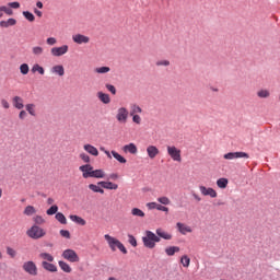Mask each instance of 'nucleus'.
Returning a JSON list of instances; mask_svg holds the SVG:
<instances>
[{
    "label": "nucleus",
    "instance_id": "nucleus-41",
    "mask_svg": "<svg viewBox=\"0 0 280 280\" xmlns=\"http://www.w3.org/2000/svg\"><path fill=\"white\" fill-rule=\"evenodd\" d=\"M89 189H91V191H94V194H104V189L95 184H90Z\"/></svg>",
    "mask_w": 280,
    "mask_h": 280
},
{
    "label": "nucleus",
    "instance_id": "nucleus-33",
    "mask_svg": "<svg viewBox=\"0 0 280 280\" xmlns=\"http://www.w3.org/2000/svg\"><path fill=\"white\" fill-rule=\"evenodd\" d=\"M106 176V173L104 170H93L92 171V178H104Z\"/></svg>",
    "mask_w": 280,
    "mask_h": 280
},
{
    "label": "nucleus",
    "instance_id": "nucleus-50",
    "mask_svg": "<svg viewBox=\"0 0 280 280\" xmlns=\"http://www.w3.org/2000/svg\"><path fill=\"white\" fill-rule=\"evenodd\" d=\"M132 117L133 124H137L138 126L141 125V116L138 114L130 115Z\"/></svg>",
    "mask_w": 280,
    "mask_h": 280
},
{
    "label": "nucleus",
    "instance_id": "nucleus-8",
    "mask_svg": "<svg viewBox=\"0 0 280 280\" xmlns=\"http://www.w3.org/2000/svg\"><path fill=\"white\" fill-rule=\"evenodd\" d=\"M69 51V46L68 45H62L60 47H52L50 49L51 56L55 58H60V56H65Z\"/></svg>",
    "mask_w": 280,
    "mask_h": 280
},
{
    "label": "nucleus",
    "instance_id": "nucleus-35",
    "mask_svg": "<svg viewBox=\"0 0 280 280\" xmlns=\"http://www.w3.org/2000/svg\"><path fill=\"white\" fill-rule=\"evenodd\" d=\"M112 155L114 156V159H116V161H118V163H127L128 161L126 160V158H124L121 154L117 153V151H112Z\"/></svg>",
    "mask_w": 280,
    "mask_h": 280
},
{
    "label": "nucleus",
    "instance_id": "nucleus-54",
    "mask_svg": "<svg viewBox=\"0 0 280 280\" xmlns=\"http://www.w3.org/2000/svg\"><path fill=\"white\" fill-rule=\"evenodd\" d=\"M46 43H47V45L54 46V45H56V43H58V40L56 39V37H48L46 39Z\"/></svg>",
    "mask_w": 280,
    "mask_h": 280
},
{
    "label": "nucleus",
    "instance_id": "nucleus-13",
    "mask_svg": "<svg viewBox=\"0 0 280 280\" xmlns=\"http://www.w3.org/2000/svg\"><path fill=\"white\" fill-rule=\"evenodd\" d=\"M122 152H125V154H137L139 150L137 149V144L131 142L122 147Z\"/></svg>",
    "mask_w": 280,
    "mask_h": 280
},
{
    "label": "nucleus",
    "instance_id": "nucleus-60",
    "mask_svg": "<svg viewBox=\"0 0 280 280\" xmlns=\"http://www.w3.org/2000/svg\"><path fill=\"white\" fill-rule=\"evenodd\" d=\"M27 117V112L21 110L19 114V119H25Z\"/></svg>",
    "mask_w": 280,
    "mask_h": 280
},
{
    "label": "nucleus",
    "instance_id": "nucleus-20",
    "mask_svg": "<svg viewBox=\"0 0 280 280\" xmlns=\"http://www.w3.org/2000/svg\"><path fill=\"white\" fill-rule=\"evenodd\" d=\"M97 185L103 187V189H119V185L114 184L112 182H98Z\"/></svg>",
    "mask_w": 280,
    "mask_h": 280
},
{
    "label": "nucleus",
    "instance_id": "nucleus-11",
    "mask_svg": "<svg viewBox=\"0 0 280 280\" xmlns=\"http://www.w3.org/2000/svg\"><path fill=\"white\" fill-rule=\"evenodd\" d=\"M200 194L203 196H209L210 198H218V191L215 189L207 186H199Z\"/></svg>",
    "mask_w": 280,
    "mask_h": 280
},
{
    "label": "nucleus",
    "instance_id": "nucleus-64",
    "mask_svg": "<svg viewBox=\"0 0 280 280\" xmlns=\"http://www.w3.org/2000/svg\"><path fill=\"white\" fill-rule=\"evenodd\" d=\"M47 205H54V198H48L47 199Z\"/></svg>",
    "mask_w": 280,
    "mask_h": 280
},
{
    "label": "nucleus",
    "instance_id": "nucleus-46",
    "mask_svg": "<svg viewBox=\"0 0 280 280\" xmlns=\"http://www.w3.org/2000/svg\"><path fill=\"white\" fill-rule=\"evenodd\" d=\"M79 159H81L83 163H91V156L86 153H80Z\"/></svg>",
    "mask_w": 280,
    "mask_h": 280
},
{
    "label": "nucleus",
    "instance_id": "nucleus-14",
    "mask_svg": "<svg viewBox=\"0 0 280 280\" xmlns=\"http://www.w3.org/2000/svg\"><path fill=\"white\" fill-rule=\"evenodd\" d=\"M83 150L92 156H100V151L93 144H84Z\"/></svg>",
    "mask_w": 280,
    "mask_h": 280
},
{
    "label": "nucleus",
    "instance_id": "nucleus-36",
    "mask_svg": "<svg viewBox=\"0 0 280 280\" xmlns=\"http://www.w3.org/2000/svg\"><path fill=\"white\" fill-rule=\"evenodd\" d=\"M24 215H34L36 214V208H34V206H26L24 211H23Z\"/></svg>",
    "mask_w": 280,
    "mask_h": 280
},
{
    "label": "nucleus",
    "instance_id": "nucleus-1",
    "mask_svg": "<svg viewBox=\"0 0 280 280\" xmlns=\"http://www.w3.org/2000/svg\"><path fill=\"white\" fill-rule=\"evenodd\" d=\"M104 240H106L112 253H115V250H120L124 255H128V249H126V246H124V243L113 236L110 234H105Z\"/></svg>",
    "mask_w": 280,
    "mask_h": 280
},
{
    "label": "nucleus",
    "instance_id": "nucleus-10",
    "mask_svg": "<svg viewBox=\"0 0 280 280\" xmlns=\"http://www.w3.org/2000/svg\"><path fill=\"white\" fill-rule=\"evenodd\" d=\"M116 119L119 124H126L128 121V109L126 107L118 108Z\"/></svg>",
    "mask_w": 280,
    "mask_h": 280
},
{
    "label": "nucleus",
    "instance_id": "nucleus-3",
    "mask_svg": "<svg viewBox=\"0 0 280 280\" xmlns=\"http://www.w3.org/2000/svg\"><path fill=\"white\" fill-rule=\"evenodd\" d=\"M26 235L32 240H40V237H45V235H47V232H45L43 228L38 225H33L27 230Z\"/></svg>",
    "mask_w": 280,
    "mask_h": 280
},
{
    "label": "nucleus",
    "instance_id": "nucleus-16",
    "mask_svg": "<svg viewBox=\"0 0 280 280\" xmlns=\"http://www.w3.org/2000/svg\"><path fill=\"white\" fill-rule=\"evenodd\" d=\"M159 148H156L155 145H149L147 148V154L151 160L156 159V156H159Z\"/></svg>",
    "mask_w": 280,
    "mask_h": 280
},
{
    "label": "nucleus",
    "instance_id": "nucleus-21",
    "mask_svg": "<svg viewBox=\"0 0 280 280\" xmlns=\"http://www.w3.org/2000/svg\"><path fill=\"white\" fill-rule=\"evenodd\" d=\"M165 253L168 257H174V255H176V253H180V247H178V246L166 247Z\"/></svg>",
    "mask_w": 280,
    "mask_h": 280
},
{
    "label": "nucleus",
    "instance_id": "nucleus-49",
    "mask_svg": "<svg viewBox=\"0 0 280 280\" xmlns=\"http://www.w3.org/2000/svg\"><path fill=\"white\" fill-rule=\"evenodd\" d=\"M61 237H66V240H71V233L69 230H60Z\"/></svg>",
    "mask_w": 280,
    "mask_h": 280
},
{
    "label": "nucleus",
    "instance_id": "nucleus-47",
    "mask_svg": "<svg viewBox=\"0 0 280 280\" xmlns=\"http://www.w3.org/2000/svg\"><path fill=\"white\" fill-rule=\"evenodd\" d=\"M7 255H9L11 259H14V257H16V252L12 247H7Z\"/></svg>",
    "mask_w": 280,
    "mask_h": 280
},
{
    "label": "nucleus",
    "instance_id": "nucleus-61",
    "mask_svg": "<svg viewBox=\"0 0 280 280\" xmlns=\"http://www.w3.org/2000/svg\"><path fill=\"white\" fill-rule=\"evenodd\" d=\"M192 198L197 200V202H200L202 200V198H200V196L196 192L192 194Z\"/></svg>",
    "mask_w": 280,
    "mask_h": 280
},
{
    "label": "nucleus",
    "instance_id": "nucleus-56",
    "mask_svg": "<svg viewBox=\"0 0 280 280\" xmlns=\"http://www.w3.org/2000/svg\"><path fill=\"white\" fill-rule=\"evenodd\" d=\"M9 7L13 8V10H19V8H21V3H19V2H10Z\"/></svg>",
    "mask_w": 280,
    "mask_h": 280
},
{
    "label": "nucleus",
    "instance_id": "nucleus-62",
    "mask_svg": "<svg viewBox=\"0 0 280 280\" xmlns=\"http://www.w3.org/2000/svg\"><path fill=\"white\" fill-rule=\"evenodd\" d=\"M36 8H38V10H43V8H44L43 2L42 1H37L36 2Z\"/></svg>",
    "mask_w": 280,
    "mask_h": 280
},
{
    "label": "nucleus",
    "instance_id": "nucleus-52",
    "mask_svg": "<svg viewBox=\"0 0 280 280\" xmlns=\"http://www.w3.org/2000/svg\"><path fill=\"white\" fill-rule=\"evenodd\" d=\"M155 65L156 67H170V60H159Z\"/></svg>",
    "mask_w": 280,
    "mask_h": 280
},
{
    "label": "nucleus",
    "instance_id": "nucleus-25",
    "mask_svg": "<svg viewBox=\"0 0 280 280\" xmlns=\"http://www.w3.org/2000/svg\"><path fill=\"white\" fill-rule=\"evenodd\" d=\"M97 97L103 104H110V95L104 92H97Z\"/></svg>",
    "mask_w": 280,
    "mask_h": 280
},
{
    "label": "nucleus",
    "instance_id": "nucleus-45",
    "mask_svg": "<svg viewBox=\"0 0 280 280\" xmlns=\"http://www.w3.org/2000/svg\"><path fill=\"white\" fill-rule=\"evenodd\" d=\"M47 215H56L58 213V206H51L47 211Z\"/></svg>",
    "mask_w": 280,
    "mask_h": 280
},
{
    "label": "nucleus",
    "instance_id": "nucleus-43",
    "mask_svg": "<svg viewBox=\"0 0 280 280\" xmlns=\"http://www.w3.org/2000/svg\"><path fill=\"white\" fill-rule=\"evenodd\" d=\"M158 202H160V205H165V206L172 203V201L166 196L159 197Z\"/></svg>",
    "mask_w": 280,
    "mask_h": 280
},
{
    "label": "nucleus",
    "instance_id": "nucleus-38",
    "mask_svg": "<svg viewBox=\"0 0 280 280\" xmlns=\"http://www.w3.org/2000/svg\"><path fill=\"white\" fill-rule=\"evenodd\" d=\"M131 214L137 217V218H145V212H143L141 209L139 208H133L131 209Z\"/></svg>",
    "mask_w": 280,
    "mask_h": 280
},
{
    "label": "nucleus",
    "instance_id": "nucleus-42",
    "mask_svg": "<svg viewBox=\"0 0 280 280\" xmlns=\"http://www.w3.org/2000/svg\"><path fill=\"white\" fill-rule=\"evenodd\" d=\"M20 72L22 75H27V73H30V66L27 63H22L20 66Z\"/></svg>",
    "mask_w": 280,
    "mask_h": 280
},
{
    "label": "nucleus",
    "instance_id": "nucleus-30",
    "mask_svg": "<svg viewBox=\"0 0 280 280\" xmlns=\"http://www.w3.org/2000/svg\"><path fill=\"white\" fill-rule=\"evenodd\" d=\"M32 73H39V75H45V68H43V66L38 65V63H35L33 67H32Z\"/></svg>",
    "mask_w": 280,
    "mask_h": 280
},
{
    "label": "nucleus",
    "instance_id": "nucleus-26",
    "mask_svg": "<svg viewBox=\"0 0 280 280\" xmlns=\"http://www.w3.org/2000/svg\"><path fill=\"white\" fill-rule=\"evenodd\" d=\"M39 259H43V261L54 264V256L49 253H40Z\"/></svg>",
    "mask_w": 280,
    "mask_h": 280
},
{
    "label": "nucleus",
    "instance_id": "nucleus-6",
    "mask_svg": "<svg viewBox=\"0 0 280 280\" xmlns=\"http://www.w3.org/2000/svg\"><path fill=\"white\" fill-rule=\"evenodd\" d=\"M166 150L171 159H173L177 163H180V161H183V158L180 156V150L178 148H176L175 145H168L166 147Z\"/></svg>",
    "mask_w": 280,
    "mask_h": 280
},
{
    "label": "nucleus",
    "instance_id": "nucleus-9",
    "mask_svg": "<svg viewBox=\"0 0 280 280\" xmlns=\"http://www.w3.org/2000/svg\"><path fill=\"white\" fill-rule=\"evenodd\" d=\"M72 40L77 45H89V43H91V37L82 34H74Z\"/></svg>",
    "mask_w": 280,
    "mask_h": 280
},
{
    "label": "nucleus",
    "instance_id": "nucleus-31",
    "mask_svg": "<svg viewBox=\"0 0 280 280\" xmlns=\"http://www.w3.org/2000/svg\"><path fill=\"white\" fill-rule=\"evenodd\" d=\"M94 72L98 73L100 75H104L105 73L110 72V67H106V66L97 67V68L94 69Z\"/></svg>",
    "mask_w": 280,
    "mask_h": 280
},
{
    "label": "nucleus",
    "instance_id": "nucleus-59",
    "mask_svg": "<svg viewBox=\"0 0 280 280\" xmlns=\"http://www.w3.org/2000/svg\"><path fill=\"white\" fill-rule=\"evenodd\" d=\"M33 12H34V14H36V16H38V19H43V11L35 8L33 10Z\"/></svg>",
    "mask_w": 280,
    "mask_h": 280
},
{
    "label": "nucleus",
    "instance_id": "nucleus-28",
    "mask_svg": "<svg viewBox=\"0 0 280 280\" xmlns=\"http://www.w3.org/2000/svg\"><path fill=\"white\" fill-rule=\"evenodd\" d=\"M217 186L219 187V189H226V187H229V179L228 178H219L217 180Z\"/></svg>",
    "mask_w": 280,
    "mask_h": 280
},
{
    "label": "nucleus",
    "instance_id": "nucleus-48",
    "mask_svg": "<svg viewBox=\"0 0 280 280\" xmlns=\"http://www.w3.org/2000/svg\"><path fill=\"white\" fill-rule=\"evenodd\" d=\"M105 86H106L107 91H109V93H110L112 95H117V89H115V85H113V84H106Z\"/></svg>",
    "mask_w": 280,
    "mask_h": 280
},
{
    "label": "nucleus",
    "instance_id": "nucleus-53",
    "mask_svg": "<svg viewBox=\"0 0 280 280\" xmlns=\"http://www.w3.org/2000/svg\"><path fill=\"white\" fill-rule=\"evenodd\" d=\"M128 242L131 244V246L137 247V238H135L132 235H128Z\"/></svg>",
    "mask_w": 280,
    "mask_h": 280
},
{
    "label": "nucleus",
    "instance_id": "nucleus-2",
    "mask_svg": "<svg viewBox=\"0 0 280 280\" xmlns=\"http://www.w3.org/2000/svg\"><path fill=\"white\" fill-rule=\"evenodd\" d=\"M143 246L145 248H155L156 244L161 242V237H159L154 232L152 231H145V235L142 237Z\"/></svg>",
    "mask_w": 280,
    "mask_h": 280
},
{
    "label": "nucleus",
    "instance_id": "nucleus-23",
    "mask_svg": "<svg viewBox=\"0 0 280 280\" xmlns=\"http://www.w3.org/2000/svg\"><path fill=\"white\" fill-rule=\"evenodd\" d=\"M158 237H162V240H172V234L168 232L164 231L163 229H158L155 231Z\"/></svg>",
    "mask_w": 280,
    "mask_h": 280
},
{
    "label": "nucleus",
    "instance_id": "nucleus-58",
    "mask_svg": "<svg viewBox=\"0 0 280 280\" xmlns=\"http://www.w3.org/2000/svg\"><path fill=\"white\" fill-rule=\"evenodd\" d=\"M159 203H156V202H149V203H147V207H148V209L152 210V209H156Z\"/></svg>",
    "mask_w": 280,
    "mask_h": 280
},
{
    "label": "nucleus",
    "instance_id": "nucleus-5",
    "mask_svg": "<svg viewBox=\"0 0 280 280\" xmlns=\"http://www.w3.org/2000/svg\"><path fill=\"white\" fill-rule=\"evenodd\" d=\"M23 270L27 272V275H31L32 277H36L38 275V267H36V262L28 260L23 264Z\"/></svg>",
    "mask_w": 280,
    "mask_h": 280
},
{
    "label": "nucleus",
    "instance_id": "nucleus-34",
    "mask_svg": "<svg viewBox=\"0 0 280 280\" xmlns=\"http://www.w3.org/2000/svg\"><path fill=\"white\" fill-rule=\"evenodd\" d=\"M32 54H33V56H43V54H45V48H43L40 46H34L32 48Z\"/></svg>",
    "mask_w": 280,
    "mask_h": 280
},
{
    "label": "nucleus",
    "instance_id": "nucleus-17",
    "mask_svg": "<svg viewBox=\"0 0 280 280\" xmlns=\"http://www.w3.org/2000/svg\"><path fill=\"white\" fill-rule=\"evenodd\" d=\"M12 104L18 110H23V108H25V104H23V98L21 96H14L12 98Z\"/></svg>",
    "mask_w": 280,
    "mask_h": 280
},
{
    "label": "nucleus",
    "instance_id": "nucleus-51",
    "mask_svg": "<svg viewBox=\"0 0 280 280\" xmlns=\"http://www.w3.org/2000/svg\"><path fill=\"white\" fill-rule=\"evenodd\" d=\"M33 221L35 224H45V219L42 215H36Z\"/></svg>",
    "mask_w": 280,
    "mask_h": 280
},
{
    "label": "nucleus",
    "instance_id": "nucleus-7",
    "mask_svg": "<svg viewBox=\"0 0 280 280\" xmlns=\"http://www.w3.org/2000/svg\"><path fill=\"white\" fill-rule=\"evenodd\" d=\"M223 159L226 161H233L234 159H249L248 153L246 152H230L223 155Z\"/></svg>",
    "mask_w": 280,
    "mask_h": 280
},
{
    "label": "nucleus",
    "instance_id": "nucleus-12",
    "mask_svg": "<svg viewBox=\"0 0 280 280\" xmlns=\"http://www.w3.org/2000/svg\"><path fill=\"white\" fill-rule=\"evenodd\" d=\"M79 170L82 172V176L84 178H92L93 175V166L91 164H84L79 167Z\"/></svg>",
    "mask_w": 280,
    "mask_h": 280
},
{
    "label": "nucleus",
    "instance_id": "nucleus-57",
    "mask_svg": "<svg viewBox=\"0 0 280 280\" xmlns=\"http://www.w3.org/2000/svg\"><path fill=\"white\" fill-rule=\"evenodd\" d=\"M1 106H3L5 109L10 108V103L8 102V100L2 98L1 100Z\"/></svg>",
    "mask_w": 280,
    "mask_h": 280
},
{
    "label": "nucleus",
    "instance_id": "nucleus-32",
    "mask_svg": "<svg viewBox=\"0 0 280 280\" xmlns=\"http://www.w3.org/2000/svg\"><path fill=\"white\" fill-rule=\"evenodd\" d=\"M58 264H59V268L63 272H67V273L71 272L72 269H71V266H69V264L65 262L63 260H59Z\"/></svg>",
    "mask_w": 280,
    "mask_h": 280
},
{
    "label": "nucleus",
    "instance_id": "nucleus-39",
    "mask_svg": "<svg viewBox=\"0 0 280 280\" xmlns=\"http://www.w3.org/2000/svg\"><path fill=\"white\" fill-rule=\"evenodd\" d=\"M55 218L60 224H67V217L62 212H57Z\"/></svg>",
    "mask_w": 280,
    "mask_h": 280
},
{
    "label": "nucleus",
    "instance_id": "nucleus-27",
    "mask_svg": "<svg viewBox=\"0 0 280 280\" xmlns=\"http://www.w3.org/2000/svg\"><path fill=\"white\" fill-rule=\"evenodd\" d=\"M25 108L32 117H36V105L34 103H30L25 105Z\"/></svg>",
    "mask_w": 280,
    "mask_h": 280
},
{
    "label": "nucleus",
    "instance_id": "nucleus-63",
    "mask_svg": "<svg viewBox=\"0 0 280 280\" xmlns=\"http://www.w3.org/2000/svg\"><path fill=\"white\" fill-rule=\"evenodd\" d=\"M4 12H5V14H8L9 16H12V14H13L12 9H10V8H7Z\"/></svg>",
    "mask_w": 280,
    "mask_h": 280
},
{
    "label": "nucleus",
    "instance_id": "nucleus-24",
    "mask_svg": "<svg viewBox=\"0 0 280 280\" xmlns=\"http://www.w3.org/2000/svg\"><path fill=\"white\" fill-rule=\"evenodd\" d=\"M13 25H16V20L13 18H10L7 21H0V27H13Z\"/></svg>",
    "mask_w": 280,
    "mask_h": 280
},
{
    "label": "nucleus",
    "instance_id": "nucleus-22",
    "mask_svg": "<svg viewBox=\"0 0 280 280\" xmlns=\"http://www.w3.org/2000/svg\"><path fill=\"white\" fill-rule=\"evenodd\" d=\"M70 220L72 222H75L77 224H80V226H86V220H84L83 218H81L79 215L71 214Z\"/></svg>",
    "mask_w": 280,
    "mask_h": 280
},
{
    "label": "nucleus",
    "instance_id": "nucleus-37",
    "mask_svg": "<svg viewBox=\"0 0 280 280\" xmlns=\"http://www.w3.org/2000/svg\"><path fill=\"white\" fill-rule=\"evenodd\" d=\"M22 14L26 21H30V23H34V21H36V16H34V14L30 11H23Z\"/></svg>",
    "mask_w": 280,
    "mask_h": 280
},
{
    "label": "nucleus",
    "instance_id": "nucleus-4",
    "mask_svg": "<svg viewBox=\"0 0 280 280\" xmlns=\"http://www.w3.org/2000/svg\"><path fill=\"white\" fill-rule=\"evenodd\" d=\"M61 257L66 259L67 261H70L71 264H75L80 261V256H78V253L73 249H66L62 252Z\"/></svg>",
    "mask_w": 280,
    "mask_h": 280
},
{
    "label": "nucleus",
    "instance_id": "nucleus-15",
    "mask_svg": "<svg viewBox=\"0 0 280 280\" xmlns=\"http://www.w3.org/2000/svg\"><path fill=\"white\" fill-rule=\"evenodd\" d=\"M176 228L182 235H185L186 233H191L194 231V230H191V226H189L185 223H182V222H178L176 224Z\"/></svg>",
    "mask_w": 280,
    "mask_h": 280
},
{
    "label": "nucleus",
    "instance_id": "nucleus-55",
    "mask_svg": "<svg viewBox=\"0 0 280 280\" xmlns=\"http://www.w3.org/2000/svg\"><path fill=\"white\" fill-rule=\"evenodd\" d=\"M156 210H158V211H164L165 213H167V212L170 211V208L158 203Z\"/></svg>",
    "mask_w": 280,
    "mask_h": 280
},
{
    "label": "nucleus",
    "instance_id": "nucleus-19",
    "mask_svg": "<svg viewBox=\"0 0 280 280\" xmlns=\"http://www.w3.org/2000/svg\"><path fill=\"white\" fill-rule=\"evenodd\" d=\"M42 268L47 272H58V267L52 262L42 261Z\"/></svg>",
    "mask_w": 280,
    "mask_h": 280
},
{
    "label": "nucleus",
    "instance_id": "nucleus-44",
    "mask_svg": "<svg viewBox=\"0 0 280 280\" xmlns=\"http://www.w3.org/2000/svg\"><path fill=\"white\" fill-rule=\"evenodd\" d=\"M258 97L266 98L270 97V92L268 90H259L257 92Z\"/></svg>",
    "mask_w": 280,
    "mask_h": 280
},
{
    "label": "nucleus",
    "instance_id": "nucleus-29",
    "mask_svg": "<svg viewBox=\"0 0 280 280\" xmlns=\"http://www.w3.org/2000/svg\"><path fill=\"white\" fill-rule=\"evenodd\" d=\"M143 113V109L137 105V104H131L130 105V115H140Z\"/></svg>",
    "mask_w": 280,
    "mask_h": 280
},
{
    "label": "nucleus",
    "instance_id": "nucleus-18",
    "mask_svg": "<svg viewBox=\"0 0 280 280\" xmlns=\"http://www.w3.org/2000/svg\"><path fill=\"white\" fill-rule=\"evenodd\" d=\"M50 71L54 73V75H59V78H62V75H65V66L56 65L50 69Z\"/></svg>",
    "mask_w": 280,
    "mask_h": 280
},
{
    "label": "nucleus",
    "instance_id": "nucleus-40",
    "mask_svg": "<svg viewBox=\"0 0 280 280\" xmlns=\"http://www.w3.org/2000/svg\"><path fill=\"white\" fill-rule=\"evenodd\" d=\"M180 264L184 266V268H189V264H191V259L189 258V256L184 255L180 258Z\"/></svg>",
    "mask_w": 280,
    "mask_h": 280
}]
</instances>
